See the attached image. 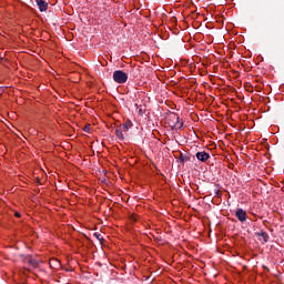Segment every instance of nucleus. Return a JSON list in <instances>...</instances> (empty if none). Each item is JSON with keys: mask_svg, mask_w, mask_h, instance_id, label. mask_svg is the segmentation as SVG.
Wrapping results in <instances>:
<instances>
[{"mask_svg": "<svg viewBox=\"0 0 284 284\" xmlns=\"http://www.w3.org/2000/svg\"><path fill=\"white\" fill-rule=\"evenodd\" d=\"M255 235L260 237V241H263V244L267 243L270 240V235H267V233L264 231L257 232Z\"/></svg>", "mask_w": 284, "mask_h": 284, "instance_id": "20e7f679", "label": "nucleus"}, {"mask_svg": "<svg viewBox=\"0 0 284 284\" xmlns=\"http://www.w3.org/2000/svg\"><path fill=\"white\" fill-rule=\"evenodd\" d=\"M171 22L176 23L178 22V18H171Z\"/></svg>", "mask_w": 284, "mask_h": 284, "instance_id": "4468645a", "label": "nucleus"}, {"mask_svg": "<svg viewBox=\"0 0 284 284\" xmlns=\"http://www.w3.org/2000/svg\"><path fill=\"white\" fill-rule=\"evenodd\" d=\"M14 216H16V217H21V214H20L19 212H16V213H14Z\"/></svg>", "mask_w": 284, "mask_h": 284, "instance_id": "2eb2a0df", "label": "nucleus"}, {"mask_svg": "<svg viewBox=\"0 0 284 284\" xmlns=\"http://www.w3.org/2000/svg\"><path fill=\"white\" fill-rule=\"evenodd\" d=\"M120 128L124 131L128 132L130 128H132V121H126L125 123L121 124Z\"/></svg>", "mask_w": 284, "mask_h": 284, "instance_id": "0eeeda50", "label": "nucleus"}, {"mask_svg": "<svg viewBox=\"0 0 284 284\" xmlns=\"http://www.w3.org/2000/svg\"><path fill=\"white\" fill-rule=\"evenodd\" d=\"M113 80L119 84H123L128 81V74L121 70H116L113 73Z\"/></svg>", "mask_w": 284, "mask_h": 284, "instance_id": "f257e3e1", "label": "nucleus"}, {"mask_svg": "<svg viewBox=\"0 0 284 284\" xmlns=\"http://www.w3.org/2000/svg\"><path fill=\"white\" fill-rule=\"evenodd\" d=\"M49 265H50V267H51L52 270H59V268H61V262H60L59 260H57V258H51V260L49 261Z\"/></svg>", "mask_w": 284, "mask_h": 284, "instance_id": "423d86ee", "label": "nucleus"}, {"mask_svg": "<svg viewBox=\"0 0 284 284\" xmlns=\"http://www.w3.org/2000/svg\"><path fill=\"white\" fill-rule=\"evenodd\" d=\"M175 128H179V130H182V128H183V122H181V124H180V118L179 116H176Z\"/></svg>", "mask_w": 284, "mask_h": 284, "instance_id": "9d476101", "label": "nucleus"}, {"mask_svg": "<svg viewBox=\"0 0 284 284\" xmlns=\"http://www.w3.org/2000/svg\"><path fill=\"white\" fill-rule=\"evenodd\" d=\"M196 159L203 163L207 162L211 158L210 154H207V152L203 151V152H197L196 153Z\"/></svg>", "mask_w": 284, "mask_h": 284, "instance_id": "7ed1b4c3", "label": "nucleus"}, {"mask_svg": "<svg viewBox=\"0 0 284 284\" xmlns=\"http://www.w3.org/2000/svg\"><path fill=\"white\" fill-rule=\"evenodd\" d=\"M83 132H87L88 134H90V132H91V124H85L83 126Z\"/></svg>", "mask_w": 284, "mask_h": 284, "instance_id": "9b49d317", "label": "nucleus"}, {"mask_svg": "<svg viewBox=\"0 0 284 284\" xmlns=\"http://www.w3.org/2000/svg\"><path fill=\"white\" fill-rule=\"evenodd\" d=\"M235 217L240 220V222H245L247 220L246 212L243 209H237L235 211Z\"/></svg>", "mask_w": 284, "mask_h": 284, "instance_id": "f03ea898", "label": "nucleus"}, {"mask_svg": "<svg viewBox=\"0 0 284 284\" xmlns=\"http://www.w3.org/2000/svg\"><path fill=\"white\" fill-rule=\"evenodd\" d=\"M187 160H189L187 156L181 154L180 161H181L182 163L186 162Z\"/></svg>", "mask_w": 284, "mask_h": 284, "instance_id": "ddd939ff", "label": "nucleus"}, {"mask_svg": "<svg viewBox=\"0 0 284 284\" xmlns=\"http://www.w3.org/2000/svg\"><path fill=\"white\" fill-rule=\"evenodd\" d=\"M28 263L34 268L39 266L38 261L31 256L29 257Z\"/></svg>", "mask_w": 284, "mask_h": 284, "instance_id": "1a4fd4ad", "label": "nucleus"}, {"mask_svg": "<svg viewBox=\"0 0 284 284\" xmlns=\"http://www.w3.org/2000/svg\"><path fill=\"white\" fill-rule=\"evenodd\" d=\"M36 2L41 12H45L48 10L49 4L44 0H37Z\"/></svg>", "mask_w": 284, "mask_h": 284, "instance_id": "39448f33", "label": "nucleus"}, {"mask_svg": "<svg viewBox=\"0 0 284 284\" xmlns=\"http://www.w3.org/2000/svg\"><path fill=\"white\" fill-rule=\"evenodd\" d=\"M93 236H95V239H98L100 242H103V235H101L100 233H95L93 234Z\"/></svg>", "mask_w": 284, "mask_h": 284, "instance_id": "f8f14e48", "label": "nucleus"}, {"mask_svg": "<svg viewBox=\"0 0 284 284\" xmlns=\"http://www.w3.org/2000/svg\"><path fill=\"white\" fill-rule=\"evenodd\" d=\"M123 132H124V131L122 130L121 126L115 130V135H116V138H118L119 140H121V141L124 140Z\"/></svg>", "mask_w": 284, "mask_h": 284, "instance_id": "6e6552de", "label": "nucleus"}]
</instances>
